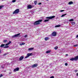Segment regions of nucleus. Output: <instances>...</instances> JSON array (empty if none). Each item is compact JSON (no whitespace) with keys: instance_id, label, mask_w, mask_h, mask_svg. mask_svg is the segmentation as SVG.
Instances as JSON below:
<instances>
[{"instance_id":"nucleus-1","label":"nucleus","mask_w":78,"mask_h":78,"mask_svg":"<svg viewBox=\"0 0 78 78\" xmlns=\"http://www.w3.org/2000/svg\"><path fill=\"white\" fill-rule=\"evenodd\" d=\"M78 59V56L75 57L74 58H72L70 59V60L71 61H77Z\"/></svg>"},{"instance_id":"nucleus-2","label":"nucleus","mask_w":78,"mask_h":78,"mask_svg":"<svg viewBox=\"0 0 78 78\" xmlns=\"http://www.w3.org/2000/svg\"><path fill=\"white\" fill-rule=\"evenodd\" d=\"M19 9H17L13 12V14H17L18 13H19Z\"/></svg>"},{"instance_id":"nucleus-3","label":"nucleus","mask_w":78,"mask_h":78,"mask_svg":"<svg viewBox=\"0 0 78 78\" xmlns=\"http://www.w3.org/2000/svg\"><path fill=\"white\" fill-rule=\"evenodd\" d=\"M32 55H33V53L27 54V55L25 57V58H28L29 56H31Z\"/></svg>"},{"instance_id":"nucleus-4","label":"nucleus","mask_w":78,"mask_h":78,"mask_svg":"<svg viewBox=\"0 0 78 78\" xmlns=\"http://www.w3.org/2000/svg\"><path fill=\"white\" fill-rule=\"evenodd\" d=\"M39 24H40V23L38 22L37 21H36L34 23V25H39Z\"/></svg>"},{"instance_id":"nucleus-5","label":"nucleus","mask_w":78,"mask_h":78,"mask_svg":"<svg viewBox=\"0 0 78 78\" xmlns=\"http://www.w3.org/2000/svg\"><path fill=\"white\" fill-rule=\"evenodd\" d=\"M55 16H51L48 17H46V19H52L53 18H55Z\"/></svg>"},{"instance_id":"nucleus-6","label":"nucleus","mask_w":78,"mask_h":78,"mask_svg":"<svg viewBox=\"0 0 78 78\" xmlns=\"http://www.w3.org/2000/svg\"><path fill=\"white\" fill-rule=\"evenodd\" d=\"M32 8H33V6H32L31 5H28L27 7V9H31Z\"/></svg>"},{"instance_id":"nucleus-7","label":"nucleus","mask_w":78,"mask_h":78,"mask_svg":"<svg viewBox=\"0 0 78 78\" xmlns=\"http://www.w3.org/2000/svg\"><path fill=\"white\" fill-rule=\"evenodd\" d=\"M52 36H54V37L56 36V32L55 31L53 32L52 33Z\"/></svg>"},{"instance_id":"nucleus-8","label":"nucleus","mask_w":78,"mask_h":78,"mask_svg":"<svg viewBox=\"0 0 78 78\" xmlns=\"http://www.w3.org/2000/svg\"><path fill=\"white\" fill-rule=\"evenodd\" d=\"M19 68L17 67L16 68V69H15L13 70V72H16V71H19Z\"/></svg>"},{"instance_id":"nucleus-9","label":"nucleus","mask_w":78,"mask_h":78,"mask_svg":"<svg viewBox=\"0 0 78 78\" xmlns=\"http://www.w3.org/2000/svg\"><path fill=\"white\" fill-rule=\"evenodd\" d=\"M37 66H38V64H35L32 66V67L34 68V67H37Z\"/></svg>"},{"instance_id":"nucleus-10","label":"nucleus","mask_w":78,"mask_h":78,"mask_svg":"<svg viewBox=\"0 0 78 78\" xmlns=\"http://www.w3.org/2000/svg\"><path fill=\"white\" fill-rule=\"evenodd\" d=\"M23 58H24V57L23 56H21L19 58V60L22 61V60L23 59Z\"/></svg>"},{"instance_id":"nucleus-11","label":"nucleus","mask_w":78,"mask_h":78,"mask_svg":"<svg viewBox=\"0 0 78 78\" xmlns=\"http://www.w3.org/2000/svg\"><path fill=\"white\" fill-rule=\"evenodd\" d=\"M25 43L24 42H22L20 43V45H25Z\"/></svg>"},{"instance_id":"nucleus-12","label":"nucleus","mask_w":78,"mask_h":78,"mask_svg":"<svg viewBox=\"0 0 78 78\" xmlns=\"http://www.w3.org/2000/svg\"><path fill=\"white\" fill-rule=\"evenodd\" d=\"M20 33H19L18 34H15V37H18V36H19V35H20Z\"/></svg>"},{"instance_id":"nucleus-13","label":"nucleus","mask_w":78,"mask_h":78,"mask_svg":"<svg viewBox=\"0 0 78 78\" xmlns=\"http://www.w3.org/2000/svg\"><path fill=\"white\" fill-rule=\"evenodd\" d=\"M11 41H9V43H8L6 44L5 45V46H6V45H9V44H11Z\"/></svg>"},{"instance_id":"nucleus-14","label":"nucleus","mask_w":78,"mask_h":78,"mask_svg":"<svg viewBox=\"0 0 78 78\" xmlns=\"http://www.w3.org/2000/svg\"><path fill=\"white\" fill-rule=\"evenodd\" d=\"M72 4H73V2L72 1H70L69 2V5H72Z\"/></svg>"},{"instance_id":"nucleus-15","label":"nucleus","mask_w":78,"mask_h":78,"mask_svg":"<svg viewBox=\"0 0 78 78\" xmlns=\"http://www.w3.org/2000/svg\"><path fill=\"white\" fill-rule=\"evenodd\" d=\"M34 48H28V50H29L30 51V50H33Z\"/></svg>"},{"instance_id":"nucleus-16","label":"nucleus","mask_w":78,"mask_h":78,"mask_svg":"<svg viewBox=\"0 0 78 78\" xmlns=\"http://www.w3.org/2000/svg\"><path fill=\"white\" fill-rule=\"evenodd\" d=\"M5 45V44H2L0 46V47H4Z\"/></svg>"},{"instance_id":"nucleus-17","label":"nucleus","mask_w":78,"mask_h":78,"mask_svg":"<svg viewBox=\"0 0 78 78\" xmlns=\"http://www.w3.org/2000/svg\"><path fill=\"white\" fill-rule=\"evenodd\" d=\"M48 39H49V38L48 37H46L44 38V39L45 41H47V40H48Z\"/></svg>"},{"instance_id":"nucleus-18","label":"nucleus","mask_w":78,"mask_h":78,"mask_svg":"<svg viewBox=\"0 0 78 78\" xmlns=\"http://www.w3.org/2000/svg\"><path fill=\"white\" fill-rule=\"evenodd\" d=\"M66 15H67V14H63L62 15V16H61V17H64V16H66Z\"/></svg>"},{"instance_id":"nucleus-19","label":"nucleus","mask_w":78,"mask_h":78,"mask_svg":"<svg viewBox=\"0 0 78 78\" xmlns=\"http://www.w3.org/2000/svg\"><path fill=\"white\" fill-rule=\"evenodd\" d=\"M75 24V23L74 22H72L71 23V24L72 25H74Z\"/></svg>"},{"instance_id":"nucleus-20","label":"nucleus","mask_w":78,"mask_h":78,"mask_svg":"<svg viewBox=\"0 0 78 78\" xmlns=\"http://www.w3.org/2000/svg\"><path fill=\"white\" fill-rule=\"evenodd\" d=\"M37 1H35L34 2V3L35 5L37 4Z\"/></svg>"},{"instance_id":"nucleus-21","label":"nucleus","mask_w":78,"mask_h":78,"mask_svg":"<svg viewBox=\"0 0 78 78\" xmlns=\"http://www.w3.org/2000/svg\"><path fill=\"white\" fill-rule=\"evenodd\" d=\"M49 20H44V22H48Z\"/></svg>"},{"instance_id":"nucleus-22","label":"nucleus","mask_w":78,"mask_h":78,"mask_svg":"<svg viewBox=\"0 0 78 78\" xmlns=\"http://www.w3.org/2000/svg\"><path fill=\"white\" fill-rule=\"evenodd\" d=\"M38 22H41L42 21V20H39L37 21Z\"/></svg>"},{"instance_id":"nucleus-23","label":"nucleus","mask_w":78,"mask_h":78,"mask_svg":"<svg viewBox=\"0 0 78 78\" xmlns=\"http://www.w3.org/2000/svg\"><path fill=\"white\" fill-rule=\"evenodd\" d=\"M58 48V47H56L54 48V49H55V50H57V49Z\"/></svg>"},{"instance_id":"nucleus-24","label":"nucleus","mask_w":78,"mask_h":78,"mask_svg":"<svg viewBox=\"0 0 78 78\" xmlns=\"http://www.w3.org/2000/svg\"><path fill=\"white\" fill-rule=\"evenodd\" d=\"M16 2V0H13L12 1V3H14V2Z\"/></svg>"},{"instance_id":"nucleus-25","label":"nucleus","mask_w":78,"mask_h":78,"mask_svg":"<svg viewBox=\"0 0 78 78\" xmlns=\"http://www.w3.org/2000/svg\"><path fill=\"white\" fill-rule=\"evenodd\" d=\"M46 53H50V51H46Z\"/></svg>"},{"instance_id":"nucleus-26","label":"nucleus","mask_w":78,"mask_h":78,"mask_svg":"<svg viewBox=\"0 0 78 78\" xmlns=\"http://www.w3.org/2000/svg\"><path fill=\"white\" fill-rule=\"evenodd\" d=\"M9 47V46H5L4 47V48H8Z\"/></svg>"},{"instance_id":"nucleus-27","label":"nucleus","mask_w":78,"mask_h":78,"mask_svg":"<svg viewBox=\"0 0 78 78\" xmlns=\"http://www.w3.org/2000/svg\"><path fill=\"white\" fill-rule=\"evenodd\" d=\"M9 47V46H5L4 47V48H8Z\"/></svg>"},{"instance_id":"nucleus-28","label":"nucleus","mask_w":78,"mask_h":78,"mask_svg":"<svg viewBox=\"0 0 78 78\" xmlns=\"http://www.w3.org/2000/svg\"><path fill=\"white\" fill-rule=\"evenodd\" d=\"M61 27V25H57V26H55V27Z\"/></svg>"},{"instance_id":"nucleus-29","label":"nucleus","mask_w":78,"mask_h":78,"mask_svg":"<svg viewBox=\"0 0 78 78\" xmlns=\"http://www.w3.org/2000/svg\"><path fill=\"white\" fill-rule=\"evenodd\" d=\"M7 41H8V40H4L3 42H4L6 43Z\"/></svg>"},{"instance_id":"nucleus-30","label":"nucleus","mask_w":78,"mask_h":78,"mask_svg":"<svg viewBox=\"0 0 78 78\" xmlns=\"http://www.w3.org/2000/svg\"><path fill=\"white\" fill-rule=\"evenodd\" d=\"M3 5L0 6V9H2V8H3Z\"/></svg>"},{"instance_id":"nucleus-31","label":"nucleus","mask_w":78,"mask_h":78,"mask_svg":"<svg viewBox=\"0 0 78 78\" xmlns=\"http://www.w3.org/2000/svg\"><path fill=\"white\" fill-rule=\"evenodd\" d=\"M69 21H70V22H71V21H73V19H70L69 20Z\"/></svg>"},{"instance_id":"nucleus-32","label":"nucleus","mask_w":78,"mask_h":78,"mask_svg":"<svg viewBox=\"0 0 78 78\" xmlns=\"http://www.w3.org/2000/svg\"><path fill=\"white\" fill-rule=\"evenodd\" d=\"M74 47H78V44H76L74 45Z\"/></svg>"},{"instance_id":"nucleus-33","label":"nucleus","mask_w":78,"mask_h":78,"mask_svg":"<svg viewBox=\"0 0 78 78\" xmlns=\"http://www.w3.org/2000/svg\"><path fill=\"white\" fill-rule=\"evenodd\" d=\"M7 54H8L7 53H5L3 55V56H6V55H7Z\"/></svg>"},{"instance_id":"nucleus-34","label":"nucleus","mask_w":78,"mask_h":78,"mask_svg":"<svg viewBox=\"0 0 78 78\" xmlns=\"http://www.w3.org/2000/svg\"><path fill=\"white\" fill-rule=\"evenodd\" d=\"M27 36H28V35H25L24 36V37H25V38H26V37H27Z\"/></svg>"},{"instance_id":"nucleus-35","label":"nucleus","mask_w":78,"mask_h":78,"mask_svg":"<svg viewBox=\"0 0 78 78\" xmlns=\"http://www.w3.org/2000/svg\"><path fill=\"white\" fill-rule=\"evenodd\" d=\"M3 76V75L2 74H1L0 75V78H1V77H2Z\"/></svg>"},{"instance_id":"nucleus-36","label":"nucleus","mask_w":78,"mask_h":78,"mask_svg":"<svg viewBox=\"0 0 78 78\" xmlns=\"http://www.w3.org/2000/svg\"><path fill=\"white\" fill-rule=\"evenodd\" d=\"M68 65V64L67 63H65V66H67Z\"/></svg>"},{"instance_id":"nucleus-37","label":"nucleus","mask_w":78,"mask_h":78,"mask_svg":"<svg viewBox=\"0 0 78 78\" xmlns=\"http://www.w3.org/2000/svg\"><path fill=\"white\" fill-rule=\"evenodd\" d=\"M64 11V10H60V12H63V11Z\"/></svg>"},{"instance_id":"nucleus-38","label":"nucleus","mask_w":78,"mask_h":78,"mask_svg":"<svg viewBox=\"0 0 78 78\" xmlns=\"http://www.w3.org/2000/svg\"><path fill=\"white\" fill-rule=\"evenodd\" d=\"M41 4H42V3H39L38 4V5H41Z\"/></svg>"},{"instance_id":"nucleus-39","label":"nucleus","mask_w":78,"mask_h":78,"mask_svg":"<svg viewBox=\"0 0 78 78\" xmlns=\"http://www.w3.org/2000/svg\"><path fill=\"white\" fill-rule=\"evenodd\" d=\"M15 37V35H13V36H12V37Z\"/></svg>"},{"instance_id":"nucleus-40","label":"nucleus","mask_w":78,"mask_h":78,"mask_svg":"<svg viewBox=\"0 0 78 78\" xmlns=\"http://www.w3.org/2000/svg\"><path fill=\"white\" fill-rule=\"evenodd\" d=\"M1 51H2V50L1 49H0V54L1 53Z\"/></svg>"},{"instance_id":"nucleus-41","label":"nucleus","mask_w":78,"mask_h":78,"mask_svg":"<svg viewBox=\"0 0 78 78\" xmlns=\"http://www.w3.org/2000/svg\"><path fill=\"white\" fill-rule=\"evenodd\" d=\"M74 72H77V71H78L77 70H75L74 71Z\"/></svg>"},{"instance_id":"nucleus-42","label":"nucleus","mask_w":78,"mask_h":78,"mask_svg":"<svg viewBox=\"0 0 78 78\" xmlns=\"http://www.w3.org/2000/svg\"><path fill=\"white\" fill-rule=\"evenodd\" d=\"M9 74H11V72L9 73Z\"/></svg>"},{"instance_id":"nucleus-43","label":"nucleus","mask_w":78,"mask_h":78,"mask_svg":"<svg viewBox=\"0 0 78 78\" xmlns=\"http://www.w3.org/2000/svg\"><path fill=\"white\" fill-rule=\"evenodd\" d=\"M76 75H77V76H78V73H77L76 74Z\"/></svg>"},{"instance_id":"nucleus-44","label":"nucleus","mask_w":78,"mask_h":78,"mask_svg":"<svg viewBox=\"0 0 78 78\" xmlns=\"http://www.w3.org/2000/svg\"><path fill=\"white\" fill-rule=\"evenodd\" d=\"M66 56H68V54H66Z\"/></svg>"},{"instance_id":"nucleus-45","label":"nucleus","mask_w":78,"mask_h":78,"mask_svg":"<svg viewBox=\"0 0 78 78\" xmlns=\"http://www.w3.org/2000/svg\"><path fill=\"white\" fill-rule=\"evenodd\" d=\"M46 1H48V0H46Z\"/></svg>"},{"instance_id":"nucleus-46","label":"nucleus","mask_w":78,"mask_h":78,"mask_svg":"<svg viewBox=\"0 0 78 78\" xmlns=\"http://www.w3.org/2000/svg\"><path fill=\"white\" fill-rule=\"evenodd\" d=\"M2 69H3V67H2Z\"/></svg>"}]
</instances>
